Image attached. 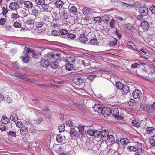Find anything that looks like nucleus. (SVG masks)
Wrapping results in <instances>:
<instances>
[{
    "label": "nucleus",
    "instance_id": "27",
    "mask_svg": "<svg viewBox=\"0 0 155 155\" xmlns=\"http://www.w3.org/2000/svg\"><path fill=\"white\" fill-rule=\"evenodd\" d=\"M10 119L11 120L15 122L18 120V117L15 113H12L11 115Z\"/></svg>",
    "mask_w": 155,
    "mask_h": 155
},
{
    "label": "nucleus",
    "instance_id": "26",
    "mask_svg": "<svg viewBox=\"0 0 155 155\" xmlns=\"http://www.w3.org/2000/svg\"><path fill=\"white\" fill-rule=\"evenodd\" d=\"M139 66V64L138 63H135L132 64L131 65V69H130V72H132L134 73L135 71L134 69L138 68Z\"/></svg>",
    "mask_w": 155,
    "mask_h": 155
},
{
    "label": "nucleus",
    "instance_id": "4",
    "mask_svg": "<svg viewBox=\"0 0 155 155\" xmlns=\"http://www.w3.org/2000/svg\"><path fill=\"white\" fill-rule=\"evenodd\" d=\"M15 76L18 77L19 78L23 79L26 81H27L29 82H31L34 83H37L38 81L34 79H30L25 75L21 74L18 72H16L14 73Z\"/></svg>",
    "mask_w": 155,
    "mask_h": 155
},
{
    "label": "nucleus",
    "instance_id": "23",
    "mask_svg": "<svg viewBox=\"0 0 155 155\" xmlns=\"http://www.w3.org/2000/svg\"><path fill=\"white\" fill-rule=\"evenodd\" d=\"M24 4L25 6L28 8H31L33 6V4L29 1H26L24 2Z\"/></svg>",
    "mask_w": 155,
    "mask_h": 155
},
{
    "label": "nucleus",
    "instance_id": "57",
    "mask_svg": "<svg viewBox=\"0 0 155 155\" xmlns=\"http://www.w3.org/2000/svg\"><path fill=\"white\" fill-rule=\"evenodd\" d=\"M67 36L70 39H74L76 37V35L72 33H68Z\"/></svg>",
    "mask_w": 155,
    "mask_h": 155
},
{
    "label": "nucleus",
    "instance_id": "8",
    "mask_svg": "<svg viewBox=\"0 0 155 155\" xmlns=\"http://www.w3.org/2000/svg\"><path fill=\"white\" fill-rule=\"evenodd\" d=\"M41 12V8L40 7L38 6H36L31 9V14L34 16H37Z\"/></svg>",
    "mask_w": 155,
    "mask_h": 155
},
{
    "label": "nucleus",
    "instance_id": "63",
    "mask_svg": "<svg viewBox=\"0 0 155 155\" xmlns=\"http://www.w3.org/2000/svg\"><path fill=\"white\" fill-rule=\"evenodd\" d=\"M34 24L35 25H37V23H38V22H39V21H41L40 20V18L39 17H38L37 18H36L34 19Z\"/></svg>",
    "mask_w": 155,
    "mask_h": 155
},
{
    "label": "nucleus",
    "instance_id": "16",
    "mask_svg": "<svg viewBox=\"0 0 155 155\" xmlns=\"http://www.w3.org/2000/svg\"><path fill=\"white\" fill-rule=\"evenodd\" d=\"M103 108L101 105L98 104H95L94 107V110L98 113H101Z\"/></svg>",
    "mask_w": 155,
    "mask_h": 155
},
{
    "label": "nucleus",
    "instance_id": "55",
    "mask_svg": "<svg viewBox=\"0 0 155 155\" xmlns=\"http://www.w3.org/2000/svg\"><path fill=\"white\" fill-rule=\"evenodd\" d=\"M24 49L23 53L25 54H28L30 50L29 48L27 47H25Z\"/></svg>",
    "mask_w": 155,
    "mask_h": 155
},
{
    "label": "nucleus",
    "instance_id": "62",
    "mask_svg": "<svg viewBox=\"0 0 155 155\" xmlns=\"http://www.w3.org/2000/svg\"><path fill=\"white\" fill-rule=\"evenodd\" d=\"M151 41H153L152 39H150L149 41V39H143V43L144 44H146V43H148L150 45H152L151 43Z\"/></svg>",
    "mask_w": 155,
    "mask_h": 155
},
{
    "label": "nucleus",
    "instance_id": "48",
    "mask_svg": "<svg viewBox=\"0 0 155 155\" xmlns=\"http://www.w3.org/2000/svg\"><path fill=\"white\" fill-rule=\"evenodd\" d=\"M37 4L39 5H43L45 4V0H35Z\"/></svg>",
    "mask_w": 155,
    "mask_h": 155
},
{
    "label": "nucleus",
    "instance_id": "42",
    "mask_svg": "<svg viewBox=\"0 0 155 155\" xmlns=\"http://www.w3.org/2000/svg\"><path fill=\"white\" fill-rule=\"evenodd\" d=\"M124 85L123 84L120 82H117L116 83V87L118 89L121 90L123 89Z\"/></svg>",
    "mask_w": 155,
    "mask_h": 155
},
{
    "label": "nucleus",
    "instance_id": "51",
    "mask_svg": "<svg viewBox=\"0 0 155 155\" xmlns=\"http://www.w3.org/2000/svg\"><path fill=\"white\" fill-rule=\"evenodd\" d=\"M69 11L71 13H75L77 12V8L75 6H72L70 8Z\"/></svg>",
    "mask_w": 155,
    "mask_h": 155
},
{
    "label": "nucleus",
    "instance_id": "39",
    "mask_svg": "<svg viewBox=\"0 0 155 155\" xmlns=\"http://www.w3.org/2000/svg\"><path fill=\"white\" fill-rule=\"evenodd\" d=\"M127 149L130 152H136L137 150V148L134 146L129 145L127 147Z\"/></svg>",
    "mask_w": 155,
    "mask_h": 155
},
{
    "label": "nucleus",
    "instance_id": "52",
    "mask_svg": "<svg viewBox=\"0 0 155 155\" xmlns=\"http://www.w3.org/2000/svg\"><path fill=\"white\" fill-rule=\"evenodd\" d=\"M65 125L64 124H62L59 126V130L60 133H61L64 131L65 130Z\"/></svg>",
    "mask_w": 155,
    "mask_h": 155
},
{
    "label": "nucleus",
    "instance_id": "50",
    "mask_svg": "<svg viewBox=\"0 0 155 155\" xmlns=\"http://www.w3.org/2000/svg\"><path fill=\"white\" fill-rule=\"evenodd\" d=\"M7 134L9 136L11 137H15V138L16 137V135L15 133L13 131H10L8 133H7Z\"/></svg>",
    "mask_w": 155,
    "mask_h": 155
},
{
    "label": "nucleus",
    "instance_id": "60",
    "mask_svg": "<svg viewBox=\"0 0 155 155\" xmlns=\"http://www.w3.org/2000/svg\"><path fill=\"white\" fill-rule=\"evenodd\" d=\"M15 124L16 126L19 128L20 127H21L23 126V124L20 121H17V122H15Z\"/></svg>",
    "mask_w": 155,
    "mask_h": 155
},
{
    "label": "nucleus",
    "instance_id": "19",
    "mask_svg": "<svg viewBox=\"0 0 155 155\" xmlns=\"http://www.w3.org/2000/svg\"><path fill=\"white\" fill-rule=\"evenodd\" d=\"M61 18L62 20H64L68 18L67 13L64 10H62L59 13Z\"/></svg>",
    "mask_w": 155,
    "mask_h": 155
},
{
    "label": "nucleus",
    "instance_id": "15",
    "mask_svg": "<svg viewBox=\"0 0 155 155\" xmlns=\"http://www.w3.org/2000/svg\"><path fill=\"white\" fill-rule=\"evenodd\" d=\"M141 27L144 31L147 30L149 28V24L146 21H142L141 23Z\"/></svg>",
    "mask_w": 155,
    "mask_h": 155
},
{
    "label": "nucleus",
    "instance_id": "43",
    "mask_svg": "<svg viewBox=\"0 0 155 155\" xmlns=\"http://www.w3.org/2000/svg\"><path fill=\"white\" fill-rule=\"evenodd\" d=\"M90 43L91 45H97L99 44V42L97 39H91Z\"/></svg>",
    "mask_w": 155,
    "mask_h": 155
},
{
    "label": "nucleus",
    "instance_id": "28",
    "mask_svg": "<svg viewBox=\"0 0 155 155\" xmlns=\"http://www.w3.org/2000/svg\"><path fill=\"white\" fill-rule=\"evenodd\" d=\"M120 142L123 145H127L130 142V140L127 138H124L121 139Z\"/></svg>",
    "mask_w": 155,
    "mask_h": 155
},
{
    "label": "nucleus",
    "instance_id": "38",
    "mask_svg": "<svg viewBox=\"0 0 155 155\" xmlns=\"http://www.w3.org/2000/svg\"><path fill=\"white\" fill-rule=\"evenodd\" d=\"M51 35L52 36H60L59 30L58 31L56 30H53L52 31Z\"/></svg>",
    "mask_w": 155,
    "mask_h": 155
},
{
    "label": "nucleus",
    "instance_id": "40",
    "mask_svg": "<svg viewBox=\"0 0 155 155\" xmlns=\"http://www.w3.org/2000/svg\"><path fill=\"white\" fill-rule=\"evenodd\" d=\"M19 17V16L17 12H16V13H13L11 14V18L13 19V20H16Z\"/></svg>",
    "mask_w": 155,
    "mask_h": 155
},
{
    "label": "nucleus",
    "instance_id": "36",
    "mask_svg": "<svg viewBox=\"0 0 155 155\" xmlns=\"http://www.w3.org/2000/svg\"><path fill=\"white\" fill-rule=\"evenodd\" d=\"M55 4L57 7L61 8L63 5V2L62 1L59 0L56 2Z\"/></svg>",
    "mask_w": 155,
    "mask_h": 155
},
{
    "label": "nucleus",
    "instance_id": "10",
    "mask_svg": "<svg viewBox=\"0 0 155 155\" xmlns=\"http://www.w3.org/2000/svg\"><path fill=\"white\" fill-rule=\"evenodd\" d=\"M101 114L105 117H107L110 115V109L107 107L103 108Z\"/></svg>",
    "mask_w": 155,
    "mask_h": 155
},
{
    "label": "nucleus",
    "instance_id": "33",
    "mask_svg": "<svg viewBox=\"0 0 155 155\" xmlns=\"http://www.w3.org/2000/svg\"><path fill=\"white\" fill-rule=\"evenodd\" d=\"M59 32L60 34V36L62 35H64L66 34H68V32L66 29H64L61 28L59 29Z\"/></svg>",
    "mask_w": 155,
    "mask_h": 155
},
{
    "label": "nucleus",
    "instance_id": "35",
    "mask_svg": "<svg viewBox=\"0 0 155 155\" xmlns=\"http://www.w3.org/2000/svg\"><path fill=\"white\" fill-rule=\"evenodd\" d=\"M43 6V9L44 11L46 12L50 11L51 10V8L49 6V4L44 5Z\"/></svg>",
    "mask_w": 155,
    "mask_h": 155
},
{
    "label": "nucleus",
    "instance_id": "34",
    "mask_svg": "<svg viewBox=\"0 0 155 155\" xmlns=\"http://www.w3.org/2000/svg\"><path fill=\"white\" fill-rule=\"evenodd\" d=\"M51 67L53 69H56L58 67V63L57 61H54L50 64Z\"/></svg>",
    "mask_w": 155,
    "mask_h": 155
},
{
    "label": "nucleus",
    "instance_id": "3",
    "mask_svg": "<svg viewBox=\"0 0 155 155\" xmlns=\"http://www.w3.org/2000/svg\"><path fill=\"white\" fill-rule=\"evenodd\" d=\"M31 124L29 122H27L24 125L22 126L20 129V134L22 136H26L28 133V128L29 126H31Z\"/></svg>",
    "mask_w": 155,
    "mask_h": 155
},
{
    "label": "nucleus",
    "instance_id": "31",
    "mask_svg": "<svg viewBox=\"0 0 155 155\" xmlns=\"http://www.w3.org/2000/svg\"><path fill=\"white\" fill-rule=\"evenodd\" d=\"M56 141L59 143H62L63 141V138L61 134L57 135L56 138Z\"/></svg>",
    "mask_w": 155,
    "mask_h": 155
},
{
    "label": "nucleus",
    "instance_id": "47",
    "mask_svg": "<svg viewBox=\"0 0 155 155\" xmlns=\"http://www.w3.org/2000/svg\"><path fill=\"white\" fill-rule=\"evenodd\" d=\"M94 21L95 23L99 24L101 21V19L100 17H97L94 18Z\"/></svg>",
    "mask_w": 155,
    "mask_h": 155
},
{
    "label": "nucleus",
    "instance_id": "30",
    "mask_svg": "<svg viewBox=\"0 0 155 155\" xmlns=\"http://www.w3.org/2000/svg\"><path fill=\"white\" fill-rule=\"evenodd\" d=\"M82 11L84 15H88L91 13V9L90 8L86 7L83 8Z\"/></svg>",
    "mask_w": 155,
    "mask_h": 155
},
{
    "label": "nucleus",
    "instance_id": "1",
    "mask_svg": "<svg viewBox=\"0 0 155 155\" xmlns=\"http://www.w3.org/2000/svg\"><path fill=\"white\" fill-rule=\"evenodd\" d=\"M140 109L148 113H152L155 111V102L151 105L142 103L140 105Z\"/></svg>",
    "mask_w": 155,
    "mask_h": 155
},
{
    "label": "nucleus",
    "instance_id": "24",
    "mask_svg": "<svg viewBox=\"0 0 155 155\" xmlns=\"http://www.w3.org/2000/svg\"><path fill=\"white\" fill-rule=\"evenodd\" d=\"M137 154L140 155H143L145 153V151L141 147H139L137 149Z\"/></svg>",
    "mask_w": 155,
    "mask_h": 155
},
{
    "label": "nucleus",
    "instance_id": "46",
    "mask_svg": "<svg viewBox=\"0 0 155 155\" xmlns=\"http://www.w3.org/2000/svg\"><path fill=\"white\" fill-rule=\"evenodd\" d=\"M148 142L149 144L152 146L155 145V141L153 138H150L149 139Z\"/></svg>",
    "mask_w": 155,
    "mask_h": 155
},
{
    "label": "nucleus",
    "instance_id": "12",
    "mask_svg": "<svg viewBox=\"0 0 155 155\" xmlns=\"http://www.w3.org/2000/svg\"><path fill=\"white\" fill-rule=\"evenodd\" d=\"M106 141L107 143H110L111 144L115 143V139L114 137L112 135H109L107 137Z\"/></svg>",
    "mask_w": 155,
    "mask_h": 155
},
{
    "label": "nucleus",
    "instance_id": "13",
    "mask_svg": "<svg viewBox=\"0 0 155 155\" xmlns=\"http://www.w3.org/2000/svg\"><path fill=\"white\" fill-rule=\"evenodd\" d=\"M79 61L80 64L83 65L84 67L88 66L91 64V61L86 59L83 60H80Z\"/></svg>",
    "mask_w": 155,
    "mask_h": 155
},
{
    "label": "nucleus",
    "instance_id": "37",
    "mask_svg": "<svg viewBox=\"0 0 155 155\" xmlns=\"http://www.w3.org/2000/svg\"><path fill=\"white\" fill-rule=\"evenodd\" d=\"M109 135V132L106 130H102L101 132V137H107Z\"/></svg>",
    "mask_w": 155,
    "mask_h": 155
},
{
    "label": "nucleus",
    "instance_id": "64",
    "mask_svg": "<svg viewBox=\"0 0 155 155\" xmlns=\"http://www.w3.org/2000/svg\"><path fill=\"white\" fill-rule=\"evenodd\" d=\"M6 22V20L5 18H2L0 20V24L3 25L5 24Z\"/></svg>",
    "mask_w": 155,
    "mask_h": 155
},
{
    "label": "nucleus",
    "instance_id": "21",
    "mask_svg": "<svg viewBox=\"0 0 155 155\" xmlns=\"http://www.w3.org/2000/svg\"><path fill=\"white\" fill-rule=\"evenodd\" d=\"M66 61L68 63L74 64L75 62V59L72 57L68 56L66 58Z\"/></svg>",
    "mask_w": 155,
    "mask_h": 155
},
{
    "label": "nucleus",
    "instance_id": "11",
    "mask_svg": "<svg viewBox=\"0 0 155 155\" xmlns=\"http://www.w3.org/2000/svg\"><path fill=\"white\" fill-rule=\"evenodd\" d=\"M9 8L12 10H17L20 8L19 4L16 2H12L10 3L9 6Z\"/></svg>",
    "mask_w": 155,
    "mask_h": 155
},
{
    "label": "nucleus",
    "instance_id": "17",
    "mask_svg": "<svg viewBox=\"0 0 155 155\" xmlns=\"http://www.w3.org/2000/svg\"><path fill=\"white\" fill-rule=\"evenodd\" d=\"M30 56L28 54H25L24 55L21 56L20 58L22 59L23 62L27 63L29 62Z\"/></svg>",
    "mask_w": 155,
    "mask_h": 155
},
{
    "label": "nucleus",
    "instance_id": "49",
    "mask_svg": "<svg viewBox=\"0 0 155 155\" xmlns=\"http://www.w3.org/2000/svg\"><path fill=\"white\" fill-rule=\"evenodd\" d=\"M28 128L29 129V131L30 133H31L32 134L35 133L36 132V129L34 127H33L32 125L31 126H29Z\"/></svg>",
    "mask_w": 155,
    "mask_h": 155
},
{
    "label": "nucleus",
    "instance_id": "18",
    "mask_svg": "<svg viewBox=\"0 0 155 155\" xmlns=\"http://www.w3.org/2000/svg\"><path fill=\"white\" fill-rule=\"evenodd\" d=\"M132 95L134 99L139 98L140 95V92L138 89H135L132 93Z\"/></svg>",
    "mask_w": 155,
    "mask_h": 155
},
{
    "label": "nucleus",
    "instance_id": "29",
    "mask_svg": "<svg viewBox=\"0 0 155 155\" xmlns=\"http://www.w3.org/2000/svg\"><path fill=\"white\" fill-rule=\"evenodd\" d=\"M132 124L133 126L137 127H139L140 124V122L137 120H134L132 122Z\"/></svg>",
    "mask_w": 155,
    "mask_h": 155
},
{
    "label": "nucleus",
    "instance_id": "41",
    "mask_svg": "<svg viewBox=\"0 0 155 155\" xmlns=\"http://www.w3.org/2000/svg\"><path fill=\"white\" fill-rule=\"evenodd\" d=\"M73 64H70V63H68L66 65V69L68 71H71L73 69Z\"/></svg>",
    "mask_w": 155,
    "mask_h": 155
},
{
    "label": "nucleus",
    "instance_id": "5",
    "mask_svg": "<svg viewBox=\"0 0 155 155\" xmlns=\"http://www.w3.org/2000/svg\"><path fill=\"white\" fill-rule=\"evenodd\" d=\"M74 83L76 85H80L83 83L84 80L80 76H76L74 77L73 80Z\"/></svg>",
    "mask_w": 155,
    "mask_h": 155
},
{
    "label": "nucleus",
    "instance_id": "45",
    "mask_svg": "<svg viewBox=\"0 0 155 155\" xmlns=\"http://www.w3.org/2000/svg\"><path fill=\"white\" fill-rule=\"evenodd\" d=\"M121 90H122L124 92L126 93L129 92L130 90L129 87L126 85H124L123 87V89H122Z\"/></svg>",
    "mask_w": 155,
    "mask_h": 155
},
{
    "label": "nucleus",
    "instance_id": "9",
    "mask_svg": "<svg viewBox=\"0 0 155 155\" xmlns=\"http://www.w3.org/2000/svg\"><path fill=\"white\" fill-rule=\"evenodd\" d=\"M146 131L152 137H155V128L153 127H147Z\"/></svg>",
    "mask_w": 155,
    "mask_h": 155
},
{
    "label": "nucleus",
    "instance_id": "59",
    "mask_svg": "<svg viewBox=\"0 0 155 155\" xmlns=\"http://www.w3.org/2000/svg\"><path fill=\"white\" fill-rule=\"evenodd\" d=\"M78 128L79 129V132H82L84 131V126H83L82 125H81V124L79 125Z\"/></svg>",
    "mask_w": 155,
    "mask_h": 155
},
{
    "label": "nucleus",
    "instance_id": "56",
    "mask_svg": "<svg viewBox=\"0 0 155 155\" xmlns=\"http://www.w3.org/2000/svg\"><path fill=\"white\" fill-rule=\"evenodd\" d=\"M66 124L68 126L70 127H72L73 126V124L72 121L70 120L66 121Z\"/></svg>",
    "mask_w": 155,
    "mask_h": 155
},
{
    "label": "nucleus",
    "instance_id": "7",
    "mask_svg": "<svg viewBox=\"0 0 155 155\" xmlns=\"http://www.w3.org/2000/svg\"><path fill=\"white\" fill-rule=\"evenodd\" d=\"M148 9L145 6L140 7L139 8V12L141 15L145 16L147 15L148 14Z\"/></svg>",
    "mask_w": 155,
    "mask_h": 155
},
{
    "label": "nucleus",
    "instance_id": "58",
    "mask_svg": "<svg viewBox=\"0 0 155 155\" xmlns=\"http://www.w3.org/2000/svg\"><path fill=\"white\" fill-rule=\"evenodd\" d=\"M87 134L90 136H93L94 135V132L91 129H89L87 131Z\"/></svg>",
    "mask_w": 155,
    "mask_h": 155
},
{
    "label": "nucleus",
    "instance_id": "32",
    "mask_svg": "<svg viewBox=\"0 0 155 155\" xmlns=\"http://www.w3.org/2000/svg\"><path fill=\"white\" fill-rule=\"evenodd\" d=\"M9 120L6 116H3L1 120V121L3 124H6L9 122Z\"/></svg>",
    "mask_w": 155,
    "mask_h": 155
},
{
    "label": "nucleus",
    "instance_id": "14",
    "mask_svg": "<svg viewBox=\"0 0 155 155\" xmlns=\"http://www.w3.org/2000/svg\"><path fill=\"white\" fill-rule=\"evenodd\" d=\"M41 65L44 68H46L49 66V62L48 60L45 59H42L40 61Z\"/></svg>",
    "mask_w": 155,
    "mask_h": 155
},
{
    "label": "nucleus",
    "instance_id": "2",
    "mask_svg": "<svg viewBox=\"0 0 155 155\" xmlns=\"http://www.w3.org/2000/svg\"><path fill=\"white\" fill-rule=\"evenodd\" d=\"M46 55V58L48 60H52L53 59L58 60L60 59L61 54L60 52L55 51L53 52H49Z\"/></svg>",
    "mask_w": 155,
    "mask_h": 155
},
{
    "label": "nucleus",
    "instance_id": "44",
    "mask_svg": "<svg viewBox=\"0 0 155 155\" xmlns=\"http://www.w3.org/2000/svg\"><path fill=\"white\" fill-rule=\"evenodd\" d=\"M70 103L75 106L77 107V108L79 109L82 108L83 107V106L82 105L79 104L77 103H74L73 101H72Z\"/></svg>",
    "mask_w": 155,
    "mask_h": 155
},
{
    "label": "nucleus",
    "instance_id": "54",
    "mask_svg": "<svg viewBox=\"0 0 155 155\" xmlns=\"http://www.w3.org/2000/svg\"><path fill=\"white\" fill-rule=\"evenodd\" d=\"M131 25L129 23L127 24H124L123 25V27L126 30L130 29Z\"/></svg>",
    "mask_w": 155,
    "mask_h": 155
},
{
    "label": "nucleus",
    "instance_id": "25",
    "mask_svg": "<svg viewBox=\"0 0 155 155\" xmlns=\"http://www.w3.org/2000/svg\"><path fill=\"white\" fill-rule=\"evenodd\" d=\"M70 134L71 137H75L77 135V132L75 128H71Z\"/></svg>",
    "mask_w": 155,
    "mask_h": 155
},
{
    "label": "nucleus",
    "instance_id": "22",
    "mask_svg": "<svg viewBox=\"0 0 155 155\" xmlns=\"http://www.w3.org/2000/svg\"><path fill=\"white\" fill-rule=\"evenodd\" d=\"M117 39H111L107 45L110 46H114L117 45Z\"/></svg>",
    "mask_w": 155,
    "mask_h": 155
},
{
    "label": "nucleus",
    "instance_id": "20",
    "mask_svg": "<svg viewBox=\"0 0 155 155\" xmlns=\"http://www.w3.org/2000/svg\"><path fill=\"white\" fill-rule=\"evenodd\" d=\"M119 110L117 108H113L110 110V114H112L115 117L119 116Z\"/></svg>",
    "mask_w": 155,
    "mask_h": 155
},
{
    "label": "nucleus",
    "instance_id": "61",
    "mask_svg": "<svg viewBox=\"0 0 155 155\" xmlns=\"http://www.w3.org/2000/svg\"><path fill=\"white\" fill-rule=\"evenodd\" d=\"M2 13L4 15H6L8 12V10L7 8L5 7H3L2 8Z\"/></svg>",
    "mask_w": 155,
    "mask_h": 155
},
{
    "label": "nucleus",
    "instance_id": "53",
    "mask_svg": "<svg viewBox=\"0 0 155 155\" xmlns=\"http://www.w3.org/2000/svg\"><path fill=\"white\" fill-rule=\"evenodd\" d=\"M94 136L97 137H101V132L99 131H94Z\"/></svg>",
    "mask_w": 155,
    "mask_h": 155
},
{
    "label": "nucleus",
    "instance_id": "6",
    "mask_svg": "<svg viewBox=\"0 0 155 155\" xmlns=\"http://www.w3.org/2000/svg\"><path fill=\"white\" fill-rule=\"evenodd\" d=\"M136 74L141 77H145V74L146 72L141 68H138L137 69H136V71L134 72Z\"/></svg>",
    "mask_w": 155,
    "mask_h": 155
}]
</instances>
